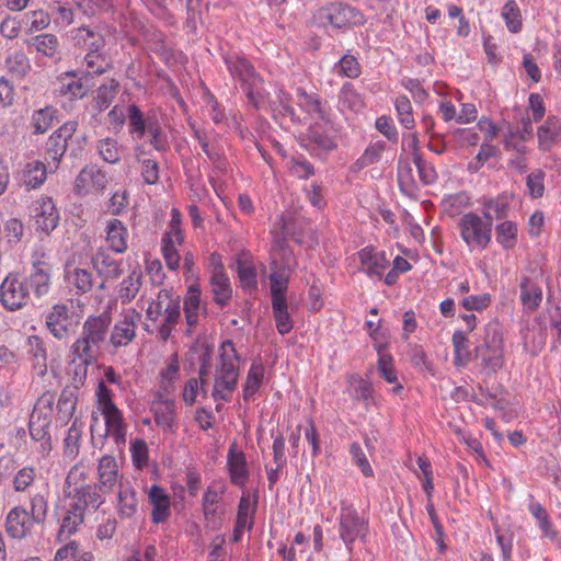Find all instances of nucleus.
Returning a JSON list of instances; mask_svg holds the SVG:
<instances>
[{"label":"nucleus","instance_id":"nucleus-1","mask_svg":"<svg viewBox=\"0 0 561 561\" xmlns=\"http://www.w3.org/2000/svg\"><path fill=\"white\" fill-rule=\"evenodd\" d=\"M111 317L106 313L88 317L80 336L70 346L71 363L77 364L75 376L83 380L90 365L98 362L101 345L106 340Z\"/></svg>","mask_w":561,"mask_h":561},{"label":"nucleus","instance_id":"nucleus-2","mask_svg":"<svg viewBox=\"0 0 561 561\" xmlns=\"http://www.w3.org/2000/svg\"><path fill=\"white\" fill-rule=\"evenodd\" d=\"M220 351L211 397L228 402L238 385L240 357L230 340L221 344Z\"/></svg>","mask_w":561,"mask_h":561},{"label":"nucleus","instance_id":"nucleus-3","mask_svg":"<svg viewBox=\"0 0 561 561\" xmlns=\"http://www.w3.org/2000/svg\"><path fill=\"white\" fill-rule=\"evenodd\" d=\"M314 19L335 28L359 26L366 21L358 9L342 2H331L319 8L314 13Z\"/></svg>","mask_w":561,"mask_h":561},{"label":"nucleus","instance_id":"nucleus-4","mask_svg":"<svg viewBox=\"0 0 561 561\" xmlns=\"http://www.w3.org/2000/svg\"><path fill=\"white\" fill-rule=\"evenodd\" d=\"M484 220L476 213L465 214L460 221V234L468 244H473L480 249H485L491 241L493 216L484 211Z\"/></svg>","mask_w":561,"mask_h":561},{"label":"nucleus","instance_id":"nucleus-5","mask_svg":"<svg viewBox=\"0 0 561 561\" xmlns=\"http://www.w3.org/2000/svg\"><path fill=\"white\" fill-rule=\"evenodd\" d=\"M230 72L237 77L243 92L249 101L259 107L260 101L263 99V80L256 73L254 67L244 58L237 57L233 61H228Z\"/></svg>","mask_w":561,"mask_h":561},{"label":"nucleus","instance_id":"nucleus-6","mask_svg":"<svg viewBox=\"0 0 561 561\" xmlns=\"http://www.w3.org/2000/svg\"><path fill=\"white\" fill-rule=\"evenodd\" d=\"M31 301L26 278L18 274L8 275L0 285V302L8 311H18Z\"/></svg>","mask_w":561,"mask_h":561},{"label":"nucleus","instance_id":"nucleus-7","mask_svg":"<svg viewBox=\"0 0 561 561\" xmlns=\"http://www.w3.org/2000/svg\"><path fill=\"white\" fill-rule=\"evenodd\" d=\"M340 537L348 551L353 550V543L357 538L365 540L368 525L353 506H342L339 525Z\"/></svg>","mask_w":561,"mask_h":561},{"label":"nucleus","instance_id":"nucleus-8","mask_svg":"<svg viewBox=\"0 0 561 561\" xmlns=\"http://www.w3.org/2000/svg\"><path fill=\"white\" fill-rule=\"evenodd\" d=\"M31 263L32 272L25 277L28 283V290L32 288L34 295L41 298L49 291L51 265L42 250H36L33 253Z\"/></svg>","mask_w":561,"mask_h":561},{"label":"nucleus","instance_id":"nucleus-9","mask_svg":"<svg viewBox=\"0 0 561 561\" xmlns=\"http://www.w3.org/2000/svg\"><path fill=\"white\" fill-rule=\"evenodd\" d=\"M72 325V310L71 306L67 304L54 305L45 316V327L57 340L69 337Z\"/></svg>","mask_w":561,"mask_h":561},{"label":"nucleus","instance_id":"nucleus-10","mask_svg":"<svg viewBox=\"0 0 561 561\" xmlns=\"http://www.w3.org/2000/svg\"><path fill=\"white\" fill-rule=\"evenodd\" d=\"M78 122L68 121L57 130H55L46 141L45 154L46 159L55 163L57 168L61 158L67 151L68 140L72 139L77 131Z\"/></svg>","mask_w":561,"mask_h":561},{"label":"nucleus","instance_id":"nucleus-11","mask_svg":"<svg viewBox=\"0 0 561 561\" xmlns=\"http://www.w3.org/2000/svg\"><path fill=\"white\" fill-rule=\"evenodd\" d=\"M98 277L105 282H116L124 274L123 261L116 260L105 250H98L91 259Z\"/></svg>","mask_w":561,"mask_h":561},{"label":"nucleus","instance_id":"nucleus-12","mask_svg":"<svg viewBox=\"0 0 561 561\" xmlns=\"http://www.w3.org/2000/svg\"><path fill=\"white\" fill-rule=\"evenodd\" d=\"M170 309L175 312L176 319H181V297L171 289L163 288L158 293L157 299L151 301L146 313L148 319L157 321L160 316L168 319Z\"/></svg>","mask_w":561,"mask_h":561},{"label":"nucleus","instance_id":"nucleus-13","mask_svg":"<svg viewBox=\"0 0 561 561\" xmlns=\"http://www.w3.org/2000/svg\"><path fill=\"white\" fill-rule=\"evenodd\" d=\"M99 489L98 485L81 483L80 488L75 489V493H72V491H66L68 496L73 500V502L70 503V508L81 513L83 516L85 510L89 507L96 511L103 503V499L98 491Z\"/></svg>","mask_w":561,"mask_h":561},{"label":"nucleus","instance_id":"nucleus-14","mask_svg":"<svg viewBox=\"0 0 561 561\" xmlns=\"http://www.w3.org/2000/svg\"><path fill=\"white\" fill-rule=\"evenodd\" d=\"M211 262L215 264L214 272L210 278L211 291L214 294V300L219 306H225L231 298L232 289L230 282L224 272V266L219 262V257L216 254H211Z\"/></svg>","mask_w":561,"mask_h":561},{"label":"nucleus","instance_id":"nucleus-15","mask_svg":"<svg viewBox=\"0 0 561 561\" xmlns=\"http://www.w3.org/2000/svg\"><path fill=\"white\" fill-rule=\"evenodd\" d=\"M69 38L75 47L99 51L105 46L103 35L90 26H80L69 31Z\"/></svg>","mask_w":561,"mask_h":561},{"label":"nucleus","instance_id":"nucleus-16","mask_svg":"<svg viewBox=\"0 0 561 561\" xmlns=\"http://www.w3.org/2000/svg\"><path fill=\"white\" fill-rule=\"evenodd\" d=\"M33 524L28 512L22 506H15L7 516L5 531L10 537L21 539L31 531Z\"/></svg>","mask_w":561,"mask_h":561},{"label":"nucleus","instance_id":"nucleus-17","mask_svg":"<svg viewBox=\"0 0 561 561\" xmlns=\"http://www.w3.org/2000/svg\"><path fill=\"white\" fill-rule=\"evenodd\" d=\"M227 465L229 468L231 482L238 486H244L249 479L247 459L243 451L237 450L236 444H232L229 447Z\"/></svg>","mask_w":561,"mask_h":561},{"label":"nucleus","instance_id":"nucleus-18","mask_svg":"<svg viewBox=\"0 0 561 561\" xmlns=\"http://www.w3.org/2000/svg\"><path fill=\"white\" fill-rule=\"evenodd\" d=\"M59 221L57 208L51 198H43L35 209V224L38 229L48 234Z\"/></svg>","mask_w":561,"mask_h":561},{"label":"nucleus","instance_id":"nucleus-19","mask_svg":"<svg viewBox=\"0 0 561 561\" xmlns=\"http://www.w3.org/2000/svg\"><path fill=\"white\" fill-rule=\"evenodd\" d=\"M201 289L197 285H191L183 301V311L187 324L186 334L191 335L197 325L201 310Z\"/></svg>","mask_w":561,"mask_h":561},{"label":"nucleus","instance_id":"nucleus-20","mask_svg":"<svg viewBox=\"0 0 561 561\" xmlns=\"http://www.w3.org/2000/svg\"><path fill=\"white\" fill-rule=\"evenodd\" d=\"M101 412L104 415L106 434L114 438L117 446L125 445L126 425L122 412L116 405L103 409Z\"/></svg>","mask_w":561,"mask_h":561},{"label":"nucleus","instance_id":"nucleus-21","mask_svg":"<svg viewBox=\"0 0 561 561\" xmlns=\"http://www.w3.org/2000/svg\"><path fill=\"white\" fill-rule=\"evenodd\" d=\"M118 466L113 456H103L98 466L99 488L107 492L113 489L117 482Z\"/></svg>","mask_w":561,"mask_h":561},{"label":"nucleus","instance_id":"nucleus-22","mask_svg":"<svg viewBox=\"0 0 561 561\" xmlns=\"http://www.w3.org/2000/svg\"><path fill=\"white\" fill-rule=\"evenodd\" d=\"M149 501L153 505L151 512L152 522L154 524L165 522L170 515V499L164 493L163 489L158 485H152L149 492Z\"/></svg>","mask_w":561,"mask_h":561},{"label":"nucleus","instance_id":"nucleus-23","mask_svg":"<svg viewBox=\"0 0 561 561\" xmlns=\"http://www.w3.org/2000/svg\"><path fill=\"white\" fill-rule=\"evenodd\" d=\"M128 231L123 222L118 219H112L106 226V241L110 248L116 253H124L127 245Z\"/></svg>","mask_w":561,"mask_h":561},{"label":"nucleus","instance_id":"nucleus-24","mask_svg":"<svg viewBox=\"0 0 561 561\" xmlns=\"http://www.w3.org/2000/svg\"><path fill=\"white\" fill-rule=\"evenodd\" d=\"M142 286V273L140 270H133L130 274L119 284V298L123 305L131 302Z\"/></svg>","mask_w":561,"mask_h":561},{"label":"nucleus","instance_id":"nucleus-25","mask_svg":"<svg viewBox=\"0 0 561 561\" xmlns=\"http://www.w3.org/2000/svg\"><path fill=\"white\" fill-rule=\"evenodd\" d=\"M359 259L369 274L381 275L390 266V261L383 252H376L373 248H365L359 252Z\"/></svg>","mask_w":561,"mask_h":561},{"label":"nucleus","instance_id":"nucleus-26","mask_svg":"<svg viewBox=\"0 0 561 561\" xmlns=\"http://www.w3.org/2000/svg\"><path fill=\"white\" fill-rule=\"evenodd\" d=\"M134 317L140 319V314L135 312L131 317H125L124 321L116 324L111 333V343L115 346H123L130 343L135 337Z\"/></svg>","mask_w":561,"mask_h":561},{"label":"nucleus","instance_id":"nucleus-27","mask_svg":"<svg viewBox=\"0 0 561 561\" xmlns=\"http://www.w3.org/2000/svg\"><path fill=\"white\" fill-rule=\"evenodd\" d=\"M27 344L36 374L41 377L45 376L47 373V352L43 339L38 335H31L27 339Z\"/></svg>","mask_w":561,"mask_h":561},{"label":"nucleus","instance_id":"nucleus-28","mask_svg":"<svg viewBox=\"0 0 561 561\" xmlns=\"http://www.w3.org/2000/svg\"><path fill=\"white\" fill-rule=\"evenodd\" d=\"M128 126L131 134H136L138 138H142L156 119L154 116H144L142 112L136 104H130L127 110Z\"/></svg>","mask_w":561,"mask_h":561},{"label":"nucleus","instance_id":"nucleus-29","mask_svg":"<svg viewBox=\"0 0 561 561\" xmlns=\"http://www.w3.org/2000/svg\"><path fill=\"white\" fill-rule=\"evenodd\" d=\"M539 146L545 150L561 140V124L554 117H549L538 129Z\"/></svg>","mask_w":561,"mask_h":561},{"label":"nucleus","instance_id":"nucleus-30","mask_svg":"<svg viewBox=\"0 0 561 561\" xmlns=\"http://www.w3.org/2000/svg\"><path fill=\"white\" fill-rule=\"evenodd\" d=\"M307 139L314 146V149L330 151L336 148L333 137L328 134L324 125L320 123H314L308 128Z\"/></svg>","mask_w":561,"mask_h":561},{"label":"nucleus","instance_id":"nucleus-31","mask_svg":"<svg viewBox=\"0 0 561 561\" xmlns=\"http://www.w3.org/2000/svg\"><path fill=\"white\" fill-rule=\"evenodd\" d=\"M520 300L523 305L530 311L536 310L542 299L540 287L535 284L529 277H524L519 284Z\"/></svg>","mask_w":561,"mask_h":561},{"label":"nucleus","instance_id":"nucleus-32","mask_svg":"<svg viewBox=\"0 0 561 561\" xmlns=\"http://www.w3.org/2000/svg\"><path fill=\"white\" fill-rule=\"evenodd\" d=\"M55 402V394L50 391L44 392L36 401L33 412L30 416L31 420H37L41 423L50 425L53 417V407Z\"/></svg>","mask_w":561,"mask_h":561},{"label":"nucleus","instance_id":"nucleus-33","mask_svg":"<svg viewBox=\"0 0 561 561\" xmlns=\"http://www.w3.org/2000/svg\"><path fill=\"white\" fill-rule=\"evenodd\" d=\"M119 82L111 78L98 88L96 95L94 98V106L98 111L102 112L112 104L119 91Z\"/></svg>","mask_w":561,"mask_h":561},{"label":"nucleus","instance_id":"nucleus-34","mask_svg":"<svg viewBox=\"0 0 561 561\" xmlns=\"http://www.w3.org/2000/svg\"><path fill=\"white\" fill-rule=\"evenodd\" d=\"M91 551L82 549L79 542L72 540L58 549L55 561H93Z\"/></svg>","mask_w":561,"mask_h":561},{"label":"nucleus","instance_id":"nucleus-35","mask_svg":"<svg viewBox=\"0 0 561 561\" xmlns=\"http://www.w3.org/2000/svg\"><path fill=\"white\" fill-rule=\"evenodd\" d=\"M477 353L481 357L482 368L488 375L495 374L504 365V350L477 347Z\"/></svg>","mask_w":561,"mask_h":561},{"label":"nucleus","instance_id":"nucleus-36","mask_svg":"<svg viewBox=\"0 0 561 561\" xmlns=\"http://www.w3.org/2000/svg\"><path fill=\"white\" fill-rule=\"evenodd\" d=\"M5 68L13 77L21 79L31 72L32 65L25 53L14 51L5 58Z\"/></svg>","mask_w":561,"mask_h":561},{"label":"nucleus","instance_id":"nucleus-37","mask_svg":"<svg viewBox=\"0 0 561 561\" xmlns=\"http://www.w3.org/2000/svg\"><path fill=\"white\" fill-rule=\"evenodd\" d=\"M66 278L69 285L76 288L77 294H87L93 288L92 273L85 268L76 267L68 271Z\"/></svg>","mask_w":561,"mask_h":561},{"label":"nucleus","instance_id":"nucleus-38","mask_svg":"<svg viewBox=\"0 0 561 561\" xmlns=\"http://www.w3.org/2000/svg\"><path fill=\"white\" fill-rule=\"evenodd\" d=\"M77 405V391L73 387H65L61 390V393L59 396L58 402H57V412L59 415V419L64 422H68Z\"/></svg>","mask_w":561,"mask_h":561},{"label":"nucleus","instance_id":"nucleus-39","mask_svg":"<svg viewBox=\"0 0 561 561\" xmlns=\"http://www.w3.org/2000/svg\"><path fill=\"white\" fill-rule=\"evenodd\" d=\"M30 44L39 54L46 57H56L59 53V41L56 35L43 33L32 37Z\"/></svg>","mask_w":561,"mask_h":561},{"label":"nucleus","instance_id":"nucleus-40","mask_svg":"<svg viewBox=\"0 0 561 561\" xmlns=\"http://www.w3.org/2000/svg\"><path fill=\"white\" fill-rule=\"evenodd\" d=\"M529 512L538 522V526L543 536L552 541L556 540L558 538V531L552 527L547 510L540 503H531L529 505Z\"/></svg>","mask_w":561,"mask_h":561},{"label":"nucleus","instance_id":"nucleus-41","mask_svg":"<svg viewBox=\"0 0 561 561\" xmlns=\"http://www.w3.org/2000/svg\"><path fill=\"white\" fill-rule=\"evenodd\" d=\"M272 309L277 331L282 335L287 334L293 329V323L288 313L287 300L276 298V301H272Z\"/></svg>","mask_w":561,"mask_h":561},{"label":"nucleus","instance_id":"nucleus-42","mask_svg":"<svg viewBox=\"0 0 561 561\" xmlns=\"http://www.w3.org/2000/svg\"><path fill=\"white\" fill-rule=\"evenodd\" d=\"M46 165L42 161H33L25 165L23 182L28 188H36L46 180Z\"/></svg>","mask_w":561,"mask_h":561},{"label":"nucleus","instance_id":"nucleus-43","mask_svg":"<svg viewBox=\"0 0 561 561\" xmlns=\"http://www.w3.org/2000/svg\"><path fill=\"white\" fill-rule=\"evenodd\" d=\"M264 367L261 363L254 362L249 370L243 388V400L249 401L262 385Z\"/></svg>","mask_w":561,"mask_h":561},{"label":"nucleus","instance_id":"nucleus-44","mask_svg":"<svg viewBox=\"0 0 561 561\" xmlns=\"http://www.w3.org/2000/svg\"><path fill=\"white\" fill-rule=\"evenodd\" d=\"M57 111L53 106H46L33 113L31 124L34 128V134L46 133L54 123Z\"/></svg>","mask_w":561,"mask_h":561},{"label":"nucleus","instance_id":"nucleus-45","mask_svg":"<svg viewBox=\"0 0 561 561\" xmlns=\"http://www.w3.org/2000/svg\"><path fill=\"white\" fill-rule=\"evenodd\" d=\"M482 348L504 350L502 325L497 321H491L484 327Z\"/></svg>","mask_w":561,"mask_h":561},{"label":"nucleus","instance_id":"nucleus-46","mask_svg":"<svg viewBox=\"0 0 561 561\" xmlns=\"http://www.w3.org/2000/svg\"><path fill=\"white\" fill-rule=\"evenodd\" d=\"M237 271L241 287L249 291L256 290L257 280L254 265L248 261L238 260Z\"/></svg>","mask_w":561,"mask_h":561},{"label":"nucleus","instance_id":"nucleus-47","mask_svg":"<svg viewBox=\"0 0 561 561\" xmlns=\"http://www.w3.org/2000/svg\"><path fill=\"white\" fill-rule=\"evenodd\" d=\"M271 270L290 274L297 266L293 251L285 250L271 254Z\"/></svg>","mask_w":561,"mask_h":561},{"label":"nucleus","instance_id":"nucleus-48","mask_svg":"<svg viewBox=\"0 0 561 561\" xmlns=\"http://www.w3.org/2000/svg\"><path fill=\"white\" fill-rule=\"evenodd\" d=\"M289 276L290 274L271 270L270 280L272 301H276V298L287 300L286 291L288 288Z\"/></svg>","mask_w":561,"mask_h":561},{"label":"nucleus","instance_id":"nucleus-49","mask_svg":"<svg viewBox=\"0 0 561 561\" xmlns=\"http://www.w3.org/2000/svg\"><path fill=\"white\" fill-rule=\"evenodd\" d=\"M386 149V144L383 141H377L370 144L364 153L356 160L354 167L358 170L364 169L368 165H371L379 161L381 153Z\"/></svg>","mask_w":561,"mask_h":561},{"label":"nucleus","instance_id":"nucleus-50","mask_svg":"<svg viewBox=\"0 0 561 561\" xmlns=\"http://www.w3.org/2000/svg\"><path fill=\"white\" fill-rule=\"evenodd\" d=\"M89 75H84L78 80H71L69 82H61L59 92L64 95L69 94L71 98L82 99L89 91L90 85L88 84Z\"/></svg>","mask_w":561,"mask_h":561},{"label":"nucleus","instance_id":"nucleus-51","mask_svg":"<svg viewBox=\"0 0 561 561\" xmlns=\"http://www.w3.org/2000/svg\"><path fill=\"white\" fill-rule=\"evenodd\" d=\"M502 16L505 20L507 28L512 33H517L522 28V15L517 3L514 0H508L503 9Z\"/></svg>","mask_w":561,"mask_h":561},{"label":"nucleus","instance_id":"nucleus-52","mask_svg":"<svg viewBox=\"0 0 561 561\" xmlns=\"http://www.w3.org/2000/svg\"><path fill=\"white\" fill-rule=\"evenodd\" d=\"M84 61L87 64L88 69L90 70L87 75H102L111 68V65L105 55L102 53V50L88 51V54L84 56Z\"/></svg>","mask_w":561,"mask_h":561},{"label":"nucleus","instance_id":"nucleus-53","mask_svg":"<svg viewBox=\"0 0 561 561\" xmlns=\"http://www.w3.org/2000/svg\"><path fill=\"white\" fill-rule=\"evenodd\" d=\"M119 513L123 517L130 518L137 512L138 501L136 493L130 489L121 490L118 493Z\"/></svg>","mask_w":561,"mask_h":561},{"label":"nucleus","instance_id":"nucleus-54","mask_svg":"<svg viewBox=\"0 0 561 561\" xmlns=\"http://www.w3.org/2000/svg\"><path fill=\"white\" fill-rule=\"evenodd\" d=\"M82 522L83 515L81 513L75 512V510L69 507L67 515L62 519L58 533V540H66L77 530V527L82 524Z\"/></svg>","mask_w":561,"mask_h":561},{"label":"nucleus","instance_id":"nucleus-55","mask_svg":"<svg viewBox=\"0 0 561 561\" xmlns=\"http://www.w3.org/2000/svg\"><path fill=\"white\" fill-rule=\"evenodd\" d=\"M162 253L167 266L171 271H176L180 266V254L175 249L171 232H165L162 237Z\"/></svg>","mask_w":561,"mask_h":561},{"label":"nucleus","instance_id":"nucleus-56","mask_svg":"<svg viewBox=\"0 0 561 561\" xmlns=\"http://www.w3.org/2000/svg\"><path fill=\"white\" fill-rule=\"evenodd\" d=\"M340 102L343 106L348 107L353 112H358L364 107L360 95L355 91L351 83H345L341 90Z\"/></svg>","mask_w":561,"mask_h":561},{"label":"nucleus","instance_id":"nucleus-57","mask_svg":"<svg viewBox=\"0 0 561 561\" xmlns=\"http://www.w3.org/2000/svg\"><path fill=\"white\" fill-rule=\"evenodd\" d=\"M413 162L417 169L420 180L423 184L428 185L436 181L437 174L434 167L424 160L420 152H413Z\"/></svg>","mask_w":561,"mask_h":561},{"label":"nucleus","instance_id":"nucleus-58","mask_svg":"<svg viewBox=\"0 0 561 561\" xmlns=\"http://www.w3.org/2000/svg\"><path fill=\"white\" fill-rule=\"evenodd\" d=\"M76 5L87 16H94L101 11L112 8V0H73Z\"/></svg>","mask_w":561,"mask_h":561},{"label":"nucleus","instance_id":"nucleus-59","mask_svg":"<svg viewBox=\"0 0 561 561\" xmlns=\"http://www.w3.org/2000/svg\"><path fill=\"white\" fill-rule=\"evenodd\" d=\"M496 240L506 249L515 244L517 228L512 221H504L496 226Z\"/></svg>","mask_w":561,"mask_h":561},{"label":"nucleus","instance_id":"nucleus-60","mask_svg":"<svg viewBox=\"0 0 561 561\" xmlns=\"http://www.w3.org/2000/svg\"><path fill=\"white\" fill-rule=\"evenodd\" d=\"M154 421L159 426L172 430L174 422V402L165 401L154 412Z\"/></svg>","mask_w":561,"mask_h":561},{"label":"nucleus","instance_id":"nucleus-61","mask_svg":"<svg viewBox=\"0 0 561 561\" xmlns=\"http://www.w3.org/2000/svg\"><path fill=\"white\" fill-rule=\"evenodd\" d=\"M99 152L104 161L108 163H117L121 160V152L117 141L112 138H105L99 142Z\"/></svg>","mask_w":561,"mask_h":561},{"label":"nucleus","instance_id":"nucleus-62","mask_svg":"<svg viewBox=\"0 0 561 561\" xmlns=\"http://www.w3.org/2000/svg\"><path fill=\"white\" fill-rule=\"evenodd\" d=\"M48 511V504L43 494H35L31 499V510H30V517L31 519L36 523L41 524L45 520L46 515Z\"/></svg>","mask_w":561,"mask_h":561},{"label":"nucleus","instance_id":"nucleus-63","mask_svg":"<svg viewBox=\"0 0 561 561\" xmlns=\"http://www.w3.org/2000/svg\"><path fill=\"white\" fill-rule=\"evenodd\" d=\"M36 472L33 467L21 468L13 478V489L16 492L26 491L35 481Z\"/></svg>","mask_w":561,"mask_h":561},{"label":"nucleus","instance_id":"nucleus-64","mask_svg":"<svg viewBox=\"0 0 561 561\" xmlns=\"http://www.w3.org/2000/svg\"><path fill=\"white\" fill-rule=\"evenodd\" d=\"M147 131L150 136L149 141L156 150L165 151L169 148L167 135L163 133L157 118L152 124H149Z\"/></svg>","mask_w":561,"mask_h":561}]
</instances>
